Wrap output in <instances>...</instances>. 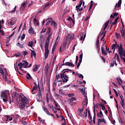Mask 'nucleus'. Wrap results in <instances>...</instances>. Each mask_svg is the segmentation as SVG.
<instances>
[{"label":"nucleus","instance_id":"obj_26","mask_svg":"<svg viewBox=\"0 0 125 125\" xmlns=\"http://www.w3.org/2000/svg\"><path fill=\"white\" fill-rule=\"evenodd\" d=\"M119 20V17H117L114 20V21H113L112 23V25H116L117 23H118V21Z\"/></svg>","mask_w":125,"mask_h":125},{"label":"nucleus","instance_id":"obj_6","mask_svg":"<svg viewBox=\"0 0 125 125\" xmlns=\"http://www.w3.org/2000/svg\"><path fill=\"white\" fill-rule=\"evenodd\" d=\"M9 92L8 91H3L1 92V97L2 98H8Z\"/></svg>","mask_w":125,"mask_h":125},{"label":"nucleus","instance_id":"obj_22","mask_svg":"<svg viewBox=\"0 0 125 125\" xmlns=\"http://www.w3.org/2000/svg\"><path fill=\"white\" fill-rule=\"evenodd\" d=\"M42 109L44 112L47 114V115H50V113H49V111H48V109L46 108V107L44 106H42Z\"/></svg>","mask_w":125,"mask_h":125},{"label":"nucleus","instance_id":"obj_39","mask_svg":"<svg viewBox=\"0 0 125 125\" xmlns=\"http://www.w3.org/2000/svg\"><path fill=\"white\" fill-rule=\"evenodd\" d=\"M106 33H107V31H106L105 32H103L102 35H103V37L102 38V39H101V41H103V39H104V38H105V36H106Z\"/></svg>","mask_w":125,"mask_h":125},{"label":"nucleus","instance_id":"obj_32","mask_svg":"<svg viewBox=\"0 0 125 125\" xmlns=\"http://www.w3.org/2000/svg\"><path fill=\"white\" fill-rule=\"evenodd\" d=\"M83 4V0H80V4L76 6V8H80L81 6H82Z\"/></svg>","mask_w":125,"mask_h":125},{"label":"nucleus","instance_id":"obj_5","mask_svg":"<svg viewBox=\"0 0 125 125\" xmlns=\"http://www.w3.org/2000/svg\"><path fill=\"white\" fill-rule=\"evenodd\" d=\"M51 23V25L52 26H54V30H55V29H56V28H57V23H56V22L53 21H48L47 23H46V26H47V25H49V24H50Z\"/></svg>","mask_w":125,"mask_h":125},{"label":"nucleus","instance_id":"obj_14","mask_svg":"<svg viewBox=\"0 0 125 125\" xmlns=\"http://www.w3.org/2000/svg\"><path fill=\"white\" fill-rule=\"evenodd\" d=\"M6 119V121H12V117H10V116H8V115H6L4 117V118H2V120L4 121V120H5Z\"/></svg>","mask_w":125,"mask_h":125},{"label":"nucleus","instance_id":"obj_8","mask_svg":"<svg viewBox=\"0 0 125 125\" xmlns=\"http://www.w3.org/2000/svg\"><path fill=\"white\" fill-rule=\"evenodd\" d=\"M64 61H65V60H63V63L62 64V65H61V66H69V67H75V64H74V63L68 62H66L65 63H64Z\"/></svg>","mask_w":125,"mask_h":125},{"label":"nucleus","instance_id":"obj_37","mask_svg":"<svg viewBox=\"0 0 125 125\" xmlns=\"http://www.w3.org/2000/svg\"><path fill=\"white\" fill-rule=\"evenodd\" d=\"M81 37L80 38V41H84V39H85V37L86 36V34H85L84 36L83 37V36H82V35H80Z\"/></svg>","mask_w":125,"mask_h":125},{"label":"nucleus","instance_id":"obj_17","mask_svg":"<svg viewBox=\"0 0 125 125\" xmlns=\"http://www.w3.org/2000/svg\"><path fill=\"white\" fill-rule=\"evenodd\" d=\"M121 5H122V0H119L118 2V4H116L115 5L113 10H116V8H117V7H120Z\"/></svg>","mask_w":125,"mask_h":125},{"label":"nucleus","instance_id":"obj_31","mask_svg":"<svg viewBox=\"0 0 125 125\" xmlns=\"http://www.w3.org/2000/svg\"><path fill=\"white\" fill-rule=\"evenodd\" d=\"M38 69H39V66L38 65H35V67L33 68V72H37Z\"/></svg>","mask_w":125,"mask_h":125},{"label":"nucleus","instance_id":"obj_61","mask_svg":"<svg viewBox=\"0 0 125 125\" xmlns=\"http://www.w3.org/2000/svg\"><path fill=\"white\" fill-rule=\"evenodd\" d=\"M45 71L46 72H48V65H46L45 67Z\"/></svg>","mask_w":125,"mask_h":125},{"label":"nucleus","instance_id":"obj_60","mask_svg":"<svg viewBox=\"0 0 125 125\" xmlns=\"http://www.w3.org/2000/svg\"><path fill=\"white\" fill-rule=\"evenodd\" d=\"M118 15H119V13L115 12L113 14V16L114 17H117V16H118Z\"/></svg>","mask_w":125,"mask_h":125},{"label":"nucleus","instance_id":"obj_51","mask_svg":"<svg viewBox=\"0 0 125 125\" xmlns=\"http://www.w3.org/2000/svg\"><path fill=\"white\" fill-rule=\"evenodd\" d=\"M68 97H73V96H75V94L71 93V94H68Z\"/></svg>","mask_w":125,"mask_h":125},{"label":"nucleus","instance_id":"obj_49","mask_svg":"<svg viewBox=\"0 0 125 125\" xmlns=\"http://www.w3.org/2000/svg\"><path fill=\"white\" fill-rule=\"evenodd\" d=\"M51 28H50V27L48 28V30H47V34H51Z\"/></svg>","mask_w":125,"mask_h":125},{"label":"nucleus","instance_id":"obj_29","mask_svg":"<svg viewBox=\"0 0 125 125\" xmlns=\"http://www.w3.org/2000/svg\"><path fill=\"white\" fill-rule=\"evenodd\" d=\"M79 89L80 90V92H82L83 95H84V94H85V90L84 89V88H79Z\"/></svg>","mask_w":125,"mask_h":125},{"label":"nucleus","instance_id":"obj_56","mask_svg":"<svg viewBox=\"0 0 125 125\" xmlns=\"http://www.w3.org/2000/svg\"><path fill=\"white\" fill-rule=\"evenodd\" d=\"M25 34H23L21 36V40L23 41V40H24V39H25Z\"/></svg>","mask_w":125,"mask_h":125},{"label":"nucleus","instance_id":"obj_50","mask_svg":"<svg viewBox=\"0 0 125 125\" xmlns=\"http://www.w3.org/2000/svg\"><path fill=\"white\" fill-rule=\"evenodd\" d=\"M70 100H72V102H74V101H76L77 100V98H76L75 97H73L70 98Z\"/></svg>","mask_w":125,"mask_h":125},{"label":"nucleus","instance_id":"obj_52","mask_svg":"<svg viewBox=\"0 0 125 125\" xmlns=\"http://www.w3.org/2000/svg\"><path fill=\"white\" fill-rule=\"evenodd\" d=\"M14 118H15L16 119H19V120H20V116H19V115L18 114H17V115H15L14 116Z\"/></svg>","mask_w":125,"mask_h":125},{"label":"nucleus","instance_id":"obj_45","mask_svg":"<svg viewBox=\"0 0 125 125\" xmlns=\"http://www.w3.org/2000/svg\"><path fill=\"white\" fill-rule=\"evenodd\" d=\"M7 76H8V72L7 71L5 72V82H7V78H6Z\"/></svg>","mask_w":125,"mask_h":125},{"label":"nucleus","instance_id":"obj_4","mask_svg":"<svg viewBox=\"0 0 125 125\" xmlns=\"http://www.w3.org/2000/svg\"><path fill=\"white\" fill-rule=\"evenodd\" d=\"M118 53L120 55L121 59L124 60V58H125L124 57H125V50H123V45H122V44H120V46H119Z\"/></svg>","mask_w":125,"mask_h":125},{"label":"nucleus","instance_id":"obj_48","mask_svg":"<svg viewBox=\"0 0 125 125\" xmlns=\"http://www.w3.org/2000/svg\"><path fill=\"white\" fill-rule=\"evenodd\" d=\"M78 78H80V79L81 78L83 79V76L82 74L78 73Z\"/></svg>","mask_w":125,"mask_h":125},{"label":"nucleus","instance_id":"obj_28","mask_svg":"<svg viewBox=\"0 0 125 125\" xmlns=\"http://www.w3.org/2000/svg\"><path fill=\"white\" fill-rule=\"evenodd\" d=\"M110 22V21H108L104 23V31H105V29H107V27H108V25H109V22Z\"/></svg>","mask_w":125,"mask_h":125},{"label":"nucleus","instance_id":"obj_54","mask_svg":"<svg viewBox=\"0 0 125 125\" xmlns=\"http://www.w3.org/2000/svg\"><path fill=\"white\" fill-rule=\"evenodd\" d=\"M96 117V116H94L93 118V122L94 125H95Z\"/></svg>","mask_w":125,"mask_h":125},{"label":"nucleus","instance_id":"obj_53","mask_svg":"<svg viewBox=\"0 0 125 125\" xmlns=\"http://www.w3.org/2000/svg\"><path fill=\"white\" fill-rule=\"evenodd\" d=\"M8 98H2V100L3 102H7V99Z\"/></svg>","mask_w":125,"mask_h":125},{"label":"nucleus","instance_id":"obj_7","mask_svg":"<svg viewBox=\"0 0 125 125\" xmlns=\"http://www.w3.org/2000/svg\"><path fill=\"white\" fill-rule=\"evenodd\" d=\"M21 65V67H24V68H27V66L29 65V62L27 61H22V62H20L18 66Z\"/></svg>","mask_w":125,"mask_h":125},{"label":"nucleus","instance_id":"obj_40","mask_svg":"<svg viewBox=\"0 0 125 125\" xmlns=\"http://www.w3.org/2000/svg\"><path fill=\"white\" fill-rule=\"evenodd\" d=\"M121 36L123 37V38L125 37V32L124 31V29H122V30L121 31Z\"/></svg>","mask_w":125,"mask_h":125},{"label":"nucleus","instance_id":"obj_35","mask_svg":"<svg viewBox=\"0 0 125 125\" xmlns=\"http://www.w3.org/2000/svg\"><path fill=\"white\" fill-rule=\"evenodd\" d=\"M37 88H38V87L36 86H34L33 88L31 90V92L32 93V94H35V93H33L34 92V91L35 90H36V89H37Z\"/></svg>","mask_w":125,"mask_h":125},{"label":"nucleus","instance_id":"obj_42","mask_svg":"<svg viewBox=\"0 0 125 125\" xmlns=\"http://www.w3.org/2000/svg\"><path fill=\"white\" fill-rule=\"evenodd\" d=\"M59 92L60 94H62V95H64V94H65V93L63 92V89H60Z\"/></svg>","mask_w":125,"mask_h":125},{"label":"nucleus","instance_id":"obj_64","mask_svg":"<svg viewBox=\"0 0 125 125\" xmlns=\"http://www.w3.org/2000/svg\"><path fill=\"white\" fill-rule=\"evenodd\" d=\"M98 106H100V107H102L104 104H103L102 103H100L98 104Z\"/></svg>","mask_w":125,"mask_h":125},{"label":"nucleus","instance_id":"obj_36","mask_svg":"<svg viewBox=\"0 0 125 125\" xmlns=\"http://www.w3.org/2000/svg\"><path fill=\"white\" fill-rule=\"evenodd\" d=\"M27 76H25V77H26V79H27V80H30V79H33V78L32 77V76H31V75H30V73H27Z\"/></svg>","mask_w":125,"mask_h":125},{"label":"nucleus","instance_id":"obj_3","mask_svg":"<svg viewBox=\"0 0 125 125\" xmlns=\"http://www.w3.org/2000/svg\"><path fill=\"white\" fill-rule=\"evenodd\" d=\"M51 36H52V33L50 34H48V36L47 38V40H46L45 43V53H44V59H47V57H48V55L49 54V50L48 49V46L49 45V40L51 38Z\"/></svg>","mask_w":125,"mask_h":125},{"label":"nucleus","instance_id":"obj_1","mask_svg":"<svg viewBox=\"0 0 125 125\" xmlns=\"http://www.w3.org/2000/svg\"><path fill=\"white\" fill-rule=\"evenodd\" d=\"M69 72H72V70L69 69H63L61 73V74L57 75L56 76V80H58V79H61L62 80L63 83H67L69 81V77H68L67 73Z\"/></svg>","mask_w":125,"mask_h":125},{"label":"nucleus","instance_id":"obj_13","mask_svg":"<svg viewBox=\"0 0 125 125\" xmlns=\"http://www.w3.org/2000/svg\"><path fill=\"white\" fill-rule=\"evenodd\" d=\"M66 45H67V42H63L62 46L60 47V51H61V52H62V48L63 50L65 49Z\"/></svg>","mask_w":125,"mask_h":125},{"label":"nucleus","instance_id":"obj_57","mask_svg":"<svg viewBox=\"0 0 125 125\" xmlns=\"http://www.w3.org/2000/svg\"><path fill=\"white\" fill-rule=\"evenodd\" d=\"M16 7H17V6H15V7H14V10L11 11V12H12V13H15V12L16 11Z\"/></svg>","mask_w":125,"mask_h":125},{"label":"nucleus","instance_id":"obj_34","mask_svg":"<svg viewBox=\"0 0 125 125\" xmlns=\"http://www.w3.org/2000/svg\"><path fill=\"white\" fill-rule=\"evenodd\" d=\"M17 46H19L21 48H24V46H23V44H21L20 42H18L17 43Z\"/></svg>","mask_w":125,"mask_h":125},{"label":"nucleus","instance_id":"obj_41","mask_svg":"<svg viewBox=\"0 0 125 125\" xmlns=\"http://www.w3.org/2000/svg\"><path fill=\"white\" fill-rule=\"evenodd\" d=\"M116 39H120L121 38V34L115 33Z\"/></svg>","mask_w":125,"mask_h":125},{"label":"nucleus","instance_id":"obj_59","mask_svg":"<svg viewBox=\"0 0 125 125\" xmlns=\"http://www.w3.org/2000/svg\"><path fill=\"white\" fill-rule=\"evenodd\" d=\"M67 102H68V104H70L72 103V102H73V101H72L71 99H69L67 100Z\"/></svg>","mask_w":125,"mask_h":125},{"label":"nucleus","instance_id":"obj_2","mask_svg":"<svg viewBox=\"0 0 125 125\" xmlns=\"http://www.w3.org/2000/svg\"><path fill=\"white\" fill-rule=\"evenodd\" d=\"M20 102L19 103V107L20 110H24V108L26 105V104L28 103V99L25 97L24 95H20L19 96Z\"/></svg>","mask_w":125,"mask_h":125},{"label":"nucleus","instance_id":"obj_62","mask_svg":"<svg viewBox=\"0 0 125 125\" xmlns=\"http://www.w3.org/2000/svg\"><path fill=\"white\" fill-rule=\"evenodd\" d=\"M23 52L24 56H26V55H27V54H28V52H27L26 51H23Z\"/></svg>","mask_w":125,"mask_h":125},{"label":"nucleus","instance_id":"obj_10","mask_svg":"<svg viewBox=\"0 0 125 125\" xmlns=\"http://www.w3.org/2000/svg\"><path fill=\"white\" fill-rule=\"evenodd\" d=\"M102 118L103 119L99 118L98 119V122L97 123V125H100V123H104V124H107V122H106V120H105V119H104V117Z\"/></svg>","mask_w":125,"mask_h":125},{"label":"nucleus","instance_id":"obj_58","mask_svg":"<svg viewBox=\"0 0 125 125\" xmlns=\"http://www.w3.org/2000/svg\"><path fill=\"white\" fill-rule=\"evenodd\" d=\"M20 55H21L20 52L17 53V54H15V56H17V57H19V56H20Z\"/></svg>","mask_w":125,"mask_h":125},{"label":"nucleus","instance_id":"obj_21","mask_svg":"<svg viewBox=\"0 0 125 125\" xmlns=\"http://www.w3.org/2000/svg\"><path fill=\"white\" fill-rule=\"evenodd\" d=\"M28 33L29 34H32V35H34V34H35V31H34V29L33 28V27H30V28L28 30Z\"/></svg>","mask_w":125,"mask_h":125},{"label":"nucleus","instance_id":"obj_27","mask_svg":"<svg viewBox=\"0 0 125 125\" xmlns=\"http://www.w3.org/2000/svg\"><path fill=\"white\" fill-rule=\"evenodd\" d=\"M66 20H68V21H71L73 25H75V20H73L71 17H69V18L67 19H66Z\"/></svg>","mask_w":125,"mask_h":125},{"label":"nucleus","instance_id":"obj_18","mask_svg":"<svg viewBox=\"0 0 125 125\" xmlns=\"http://www.w3.org/2000/svg\"><path fill=\"white\" fill-rule=\"evenodd\" d=\"M120 46V45H118V42H115V44H113L112 46V49H114V50H116V48Z\"/></svg>","mask_w":125,"mask_h":125},{"label":"nucleus","instance_id":"obj_23","mask_svg":"<svg viewBox=\"0 0 125 125\" xmlns=\"http://www.w3.org/2000/svg\"><path fill=\"white\" fill-rule=\"evenodd\" d=\"M15 23H16V21H14L13 20H11L10 22L8 23V24L9 26H13V25H14Z\"/></svg>","mask_w":125,"mask_h":125},{"label":"nucleus","instance_id":"obj_20","mask_svg":"<svg viewBox=\"0 0 125 125\" xmlns=\"http://www.w3.org/2000/svg\"><path fill=\"white\" fill-rule=\"evenodd\" d=\"M101 50H102V53L106 56V55H108V53L106 52V51L104 49V48H103V46H102L101 47Z\"/></svg>","mask_w":125,"mask_h":125},{"label":"nucleus","instance_id":"obj_63","mask_svg":"<svg viewBox=\"0 0 125 125\" xmlns=\"http://www.w3.org/2000/svg\"><path fill=\"white\" fill-rule=\"evenodd\" d=\"M102 110H103V111H104V110H106V107H105V105H103L102 106Z\"/></svg>","mask_w":125,"mask_h":125},{"label":"nucleus","instance_id":"obj_24","mask_svg":"<svg viewBox=\"0 0 125 125\" xmlns=\"http://www.w3.org/2000/svg\"><path fill=\"white\" fill-rule=\"evenodd\" d=\"M31 57H33V56H34V57L36 58V56H37V54L36 53V52H35V50H31Z\"/></svg>","mask_w":125,"mask_h":125},{"label":"nucleus","instance_id":"obj_44","mask_svg":"<svg viewBox=\"0 0 125 125\" xmlns=\"http://www.w3.org/2000/svg\"><path fill=\"white\" fill-rule=\"evenodd\" d=\"M76 8V10L77 11L79 12V11H82V10H83V7L81 8Z\"/></svg>","mask_w":125,"mask_h":125},{"label":"nucleus","instance_id":"obj_38","mask_svg":"<svg viewBox=\"0 0 125 125\" xmlns=\"http://www.w3.org/2000/svg\"><path fill=\"white\" fill-rule=\"evenodd\" d=\"M59 34H60V32L59 31L58 35L56 40V42H59V41H60V37H59Z\"/></svg>","mask_w":125,"mask_h":125},{"label":"nucleus","instance_id":"obj_9","mask_svg":"<svg viewBox=\"0 0 125 125\" xmlns=\"http://www.w3.org/2000/svg\"><path fill=\"white\" fill-rule=\"evenodd\" d=\"M27 6V1H24L22 2L21 4V7H20V9L21 11H24V9Z\"/></svg>","mask_w":125,"mask_h":125},{"label":"nucleus","instance_id":"obj_30","mask_svg":"<svg viewBox=\"0 0 125 125\" xmlns=\"http://www.w3.org/2000/svg\"><path fill=\"white\" fill-rule=\"evenodd\" d=\"M62 122H63V123H62V125H66V120L65 119V118L64 117H62V119H61Z\"/></svg>","mask_w":125,"mask_h":125},{"label":"nucleus","instance_id":"obj_11","mask_svg":"<svg viewBox=\"0 0 125 125\" xmlns=\"http://www.w3.org/2000/svg\"><path fill=\"white\" fill-rule=\"evenodd\" d=\"M99 42H100L99 36H98L97 37V41H96V48H97L98 52H99V50L100 49V47L99 46Z\"/></svg>","mask_w":125,"mask_h":125},{"label":"nucleus","instance_id":"obj_15","mask_svg":"<svg viewBox=\"0 0 125 125\" xmlns=\"http://www.w3.org/2000/svg\"><path fill=\"white\" fill-rule=\"evenodd\" d=\"M97 116L98 118H101L102 119V118L104 117L103 115V113L102 112V110H101L99 112H98L97 113Z\"/></svg>","mask_w":125,"mask_h":125},{"label":"nucleus","instance_id":"obj_33","mask_svg":"<svg viewBox=\"0 0 125 125\" xmlns=\"http://www.w3.org/2000/svg\"><path fill=\"white\" fill-rule=\"evenodd\" d=\"M27 44L29 47H32V46H33L34 45V42H33L30 41Z\"/></svg>","mask_w":125,"mask_h":125},{"label":"nucleus","instance_id":"obj_16","mask_svg":"<svg viewBox=\"0 0 125 125\" xmlns=\"http://www.w3.org/2000/svg\"><path fill=\"white\" fill-rule=\"evenodd\" d=\"M49 5H50V2H47L44 5L43 9L44 10H46L48 7H49Z\"/></svg>","mask_w":125,"mask_h":125},{"label":"nucleus","instance_id":"obj_47","mask_svg":"<svg viewBox=\"0 0 125 125\" xmlns=\"http://www.w3.org/2000/svg\"><path fill=\"white\" fill-rule=\"evenodd\" d=\"M14 34H15V31H14L13 33L8 37V38L9 39V41H10V38H12V37H13V35H14Z\"/></svg>","mask_w":125,"mask_h":125},{"label":"nucleus","instance_id":"obj_43","mask_svg":"<svg viewBox=\"0 0 125 125\" xmlns=\"http://www.w3.org/2000/svg\"><path fill=\"white\" fill-rule=\"evenodd\" d=\"M56 46L54 45L52 49V54H54V51H55Z\"/></svg>","mask_w":125,"mask_h":125},{"label":"nucleus","instance_id":"obj_12","mask_svg":"<svg viewBox=\"0 0 125 125\" xmlns=\"http://www.w3.org/2000/svg\"><path fill=\"white\" fill-rule=\"evenodd\" d=\"M42 92H43V90H42L41 89L39 90V92L37 94V96L39 99H42Z\"/></svg>","mask_w":125,"mask_h":125},{"label":"nucleus","instance_id":"obj_25","mask_svg":"<svg viewBox=\"0 0 125 125\" xmlns=\"http://www.w3.org/2000/svg\"><path fill=\"white\" fill-rule=\"evenodd\" d=\"M33 22L34 25H37V26H39V25H40V21L37 20V19H36V18L34 19Z\"/></svg>","mask_w":125,"mask_h":125},{"label":"nucleus","instance_id":"obj_19","mask_svg":"<svg viewBox=\"0 0 125 125\" xmlns=\"http://www.w3.org/2000/svg\"><path fill=\"white\" fill-rule=\"evenodd\" d=\"M68 39H70V41H72L75 39V35L74 34H68V37L67 38V40H68Z\"/></svg>","mask_w":125,"mask_h":125},{"label":"nucleus","instance_id":"obj_55","mask_svg":"<svg viewBox=\"0 0 125 125\" xmlns=\"http://www.w3.org/2000/svg\"><path fill=\"white\" fill-rule=\"evenodd\" d=\"M113 90H114V93H115V94L116 95V96L117 97H118V96H119V95L118 94V92H117V90H116V89H113Z\"/></svg>","mask_w":125,"mask_h":125},{"label":"nucleus","instance_id":"obj_46","mask_svg":"<svg viewBox=\"0 0 125 125\" xmlns=\"http://www.w3.org/2000/svg\"><path fill=\"white\" fill-rule=\"evenodd\" d=\"M84 102H85V104L86 106H87V103L88 102V100L87 99V96H85V99Z\"/></svg>","mask_w":125,"mask_h":125}]
</instances>
